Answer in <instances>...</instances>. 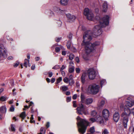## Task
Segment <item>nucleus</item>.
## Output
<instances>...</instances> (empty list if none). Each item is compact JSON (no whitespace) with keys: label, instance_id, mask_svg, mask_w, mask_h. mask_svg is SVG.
<instances>
[{"label":"nucleus","instance_id":"1","mask_svg":"<svg viewBox=\"0 0 134 134\" xmlns=\"http://www.w3.org/2000/svg\"><path fill=\"white\" fill-rule=\"evenodd\" d=\"M92 31L90 30L85 32L83 35V40L82 45L84 46L85 51L88 54L93 51L94 48L100 44L98 42H96L93 44L89 42L92 39Z\"/></svg>","mask_w":134,"mask_h":134},{"label":"nucleus","instance_id":"2","mask_svg":"<svg viewBox=\"0 0 134 134\" xmlns=\"http://www.w3.org/2000/svg\"><path fill=\"white\" fill-rule=\"evenodd\" d=\"M95 18L97 20L99 21L100 25L95 26L93 28L92 34L96 36H98L102 33L101 28L105 27L109 24V17L108 15H106L102 19H100L99 16H97Z\"/></svg>","mask_w":134,"mask_h":134},{"label":"nucleus","instance_id":"3","mask_svg":"<svg viewBox=\"0 0 134 134\" xmlns=\"http://www.w3.org/2000/svg\"><path fill=\"white\" fill-rule=\"evenodd\" d=\"M77 119L78 131L80 134H84L86 132L88 122L85 120L81 119L79 116H77Z\"/></svg>","mask_w":134,"mask_h":134},{"label":"nucleus","instance_id":"4","mask_svg":"<svg viewBox=\"0 0 134 134\" xmlns=\"http://www.w3.org/2000/svg\"><path fill=\"white\" fill-rule=\"evenodd\" d=\"M131 113V111L129 108H125L124 109V112L121 114V117L123 119V124L125 128H127V122L129 121V117Z\"/></svg>","mask_w":134,"mask_h":134},{"label":"nucleus","instance_id":"5","mask_svg":"<svg viewBox=\"0 0 134 134\" xmlns=\"http://www.w3.org/2000/svg\"><path fill=\"white\" fill-rule=\"evenodd\" d=\"M99 86L96 84L90 85L87 90L88 93L93 94H96L99 91Z\"/></svg>","mask_w":134,"mask_h":134},{"label":"nucleus","instance_id":"6","mask_svg":"<svg viewBox=\"0 0 134 134\" xmlns=\"http://www.w3.org/2000/svg\"><path fill=\"white\" fill-rule=\"evenodd\" d=\"M83 13L88 19L90 20H94V14L91 12L90 11L88 8H85L84 10Z\"/></svg>","mask_w":134,"mask_h":134},{"label":"nucleus","instance_id":"7","mask_svg":"<svg viewBox=\"0 0 134 134\" xmlns=\"http://www.w3.org/2000/svg\"><path fill=\"white\" fill-rule=\"evenodd\" d=\"M77 113L80 114H84L85 115H87L89 114L88 111L86 110L85 107L82 104H81L77 108Z\"/></svg>","mask_w":134,"mask_h":134},{"label":"nucleus","instance_id":"8","mask_svg":"<svg viewBox=\"0 0 134 134\" xmlns=\"http://www.w3.org/2000/svg\"><path fill=\"white\" fill-rule=\"evenodd\" d=\"M87 74L88 78L90 79H94L96 76V72L93 68L89 69L87 71Z\"/></svg>","mask_w":134,"mask_h":134},{"label":"nucleus","instance_id":"9","mask_svg":"<svg viewBox=\"0 0 134 134\" xmlns=\"http://www.w3.org/2000/svg\"><path fill=\"white\" fill-rule=\"evenodd\" d=\"M7 52L6 49L3 45L1 44V57L5 58L7 57Z\"/></svg>","mask_w":134,"mask_h":134},{"label":"nucleus","instance_id":"10","mask_svg":"<svg viewBox=\"0 0 134 134\" xmlns=\"http://www.w3.org/2000/svg\"><path fill=\"white\" fill-rule=\"evenodd\" d=\"M125 104L127 107H131L134 105V100L129 98L125 102Z\"/></svg>","mask_w":134,"mask_h":134},{"label":"nucleus","instance_id":"11","mask_svg":"<svg viewBox=\"0 0 134 134\" xmlns=\"http://www.w3.org/2000/svg\"><path fill=\"white\" fill-rule=\"evenodd\" d=\"M102 115L105 120H107L109 116V112L107 109H105L102 111Z\"/></svg>","mask_w":134,"mask_h":134},{"label":"nucleus","instance_id":"12","mask_svg":"<svg viewBox=\"0 0 134 134\" xmlns=\"http://www.w3.org/2000/svg\"><path fill=\"white\" fill-rule=\"evenodd\" d=\"M66 16L68 18V21L69 22H73L76 19L75 16L70 14H66Z\"/></svg>","mask_w":134,"mask_h":134},{"label":"nucleus","instance_id":"13","mask_svg":"<svg viewBox=\"0 0 134 134\" xmlns=\"http://www.w3.org/2000/svg\"><path fill=\"white\" fill-rule=\"evenodd\" d=\"M53 10L55 12L60 14H63L64 13V10L61 9L59 7L55 6L53 8Z\"/></svg>","mask_w":134,"mask_h":134},{"label":"nucleus","instance_id":"14","mask_svg":"<svg viewBox=\"0 0 134 134\" xmlns=\"http://www.w3.org/2000/svg\"><path fill=\"white\" fill-rule=\"evenodd\" d=\"M120 115L118 112L115 113L113 115V119L114 121L117 122L120 118Z\"/></svg>","mask_w":134,"mask_h":134},{"label":"nucleus","instance_id":"15","mask_svg":"<svg viewBox=\"0 0 134 134\" xmlns=\"http://www.w3.org/2000/svg\"><path fill=\"white\" fill-rule=\"evenodd\" d=\"M61 49L62 50H64L65 49L61 45H59L58 47H56L55 48V51L57 53L59 52Z\"/></svg>","mask_w":134,"mask_h":134},{"label":"nucleus","instance_id":"16","mask_svg":"<svg viewBox=\"0 0 134 134\" xmlns=\"http://www.w3.org/2000/svg\"><path fill=\"white\" fill-rule=\"evenodd\" d=\"M93 102V99L91 98H86V101L85 102V104L89 105L92 103Z\"/></svg>","mask_w":134,"mask_h":134},{"label":"nucleus","instance_id":"17","mask_svg":"<svg viewBox=\"0 0 134 134\" xmlns=\"http://www.w3.org/2000/svg\"><path fill=\"white\" fill-rule=\"evenodd\" d=\"M94 50H93V51L91 52L90 53H89V54L87 53L86 52H85L86 53V54H85L83 55V58L85 60H88L89 59V56L88 55V54H90L92 52H94L95 51L94 48ZM85 52H86V51H85Z\"/></svg>","mask_w":134,"mask_h":134},{"label":"nucleus","instance_id":"18","mask_svg":"<svg viewBox=\"0 0 134 134\" xmlns=\"http://www.w3.org/2000/svg\"><path fill=\"white\" fill-rule=\"evenodd\" d=\"M96 121L98 122H99L100 124L103 122V120L102 117L100 115H97V116Z\"/></svg>","mask_w":134,"mask_h":134},{"label":"nucleus","instance_id":"19","mask_svg":"<svg viewBox=\"0 0 134 134\" xmlns=\"http://www.w3.org/2000/svg\"><path fill=\"white\" fill-rule=\"evenodd\" d=\"M86 75L85 73H83L81 77V81L83 84H84L85 82V78Z\"/></svg>","mask_w":134,"mask_h":134},{"label":"nucleus","instance_id":"20","mask_svg":"<svg viewBox=\"0 0 134 134\" xmlns=\"http://www.w3.org/2000/svg\"><path fill=\"white\" fill-rule=\"evenodd\" d=\"M103 10L104 12H105L107 11L108 9V5L106 2H104L103 6Z\"/></svg>","mask_w":134,"mask_h":134},{"label":"nucleus","instance_id":"21","mask_svg":"<svg viewBox=\"0 0 134 134\" xmlns=\"http://www.w3.org/2000/svg\"><path fill=\"white\" fill-rule=\"evenodd\" d=\"M60 89L63 92H65L69 89L68 87L66 86L63 85L60 87Z\"/></svg>","mask_w":134,"mask_h":134},{"label":"nucleus","instance_id":"22","mask_svg":"<svg viewBox=\"0 0 134 134\" xmlns=\"http://www.w3.org/2000/svg\"><path fill=\"white\" fill-rule=\"evenodd\" d=\"M105 101L103 100L99 102L98 103V106L99 108L102 107L105 104Z\"/></svg>","mask_w":134,"mask_h":134},{"label":"nucleus","instance_id":"23","mask_svg":"<svg viewBox=\"0 0 134 134\" xmlns=\"http://www.w3.org/2000/svg\"><path fill=\"white\" fill-rule=\"evenodd\" d=\"M7 111V109L5 105L2 106L1 107V113L5 114Z\"/></svg>","mask_w":134,"mask_h":134},{"label":"nucleus","instance_id":"24","mask_svg":"<svg viewBox=\"0 0 134 134\" xmlns=\"http://www.w3.org/2000/svg\"><path fill=\"white\" fill-rule=\"evenodd\" d=\"M60 3L62 5H66L68 4V0H61L60 1Z\"/></svg>","mask_w":134,"mask_h":134},{"label":"nucleus","instance_id":"25","mask_svg":"<svg viewBox=\"0 0 134 134\" xmlns=\"http://www.w3.org/2000/svg\"><path fill=\"white\" fill-rule=\"evenodd\" d=\"M81 102L85 103L86 99L85 96L82 94H81Z\"/></svg>","mask_w":134,"mask_h":134},{"label":"nucleus","instance_id":"26","mask_svg":"<svg viewBox=\"0 0 134 134\" xmlns=\"http://www.w3.org/2000/svg\"><path fill=\"white\" fill-rule=\"evenodd\" d=\"M29 60H28L26 59H25L24 60V63L23 64L24 66L26 68H27V64H28V63H29Z\"/></svg>","mask_w":134,"mask_h":134},{"label":"nucleus","instance_id":"27","mask_svg":"<svg viewBox=\"0 0 134 134\" xmlns=\"http://www.w3.org/2000/svg\"><path fill=\"white\" fill-rule=\"evenodd\" d=\"M20 116L23 119H24L26 117L25 112L24 111L22 112L20 115Z\"/></svg>","mask_w":134,"mask_h":134},{"label":"nucleus","instance_id":"28","mask_svg":"<svg viewBox=\"0 0 134 134\" xmlns=\"http://www.w3.org/2000/svg\"><path fill=\"white\" fill-rule=\"evenodd\" d=\"M106 83V82L105 80L103 79L100 81V84L101 87H102L103 85H105Z\"/></svg>","mask_w":134,"mask_h":134},{"label":"nucleus","instance_id":"29","mask_svg":"<svg viewBox=\"0 0 134 134\" xmlns=\"http://www.w3.org/2000/svg\"><path fill=\"white\" fill-rule=\"evenodd\" d=\"M74 70V66H72L71 67H69V71L70 73H71L73 72Z\"/></svg>","mask_w":134,"mask_h":134},{"label":"nucleus","instance_id":"30","mask_svg":"<svg viewBox=\"0 0 134 134\" xmlns=\"http://www.w3.org/2000/svg\"><path fill=\"white\" fill-rule=\"evenodd\" d=\"M97 114V112L95 110H92L91 112V115L92 116H94Z\"/></svg>","mask_w":134,"mask_h":134},{"label":"nucleus","instance_id":"31","mask_svg":"<svg viewBox=\"0 0 134 134\" xmlns=\"http://www.w3.org/2000/svg\"><path fill=\"white\" fill-rule=\"evenodd\" d=\"M44 127H42L40 129V132L38 134H45V131H44Z\"/></svg>","mask_w":134,"mask_h":134},{"label":"nucleus","instance_id":"32","mask_svg":"<svg viewBox=\"0 0 134 134\" xmlns=\"http://www.w3.org/2000/svg\"><path fill=\"white\" fill-rule=\"evenodd\" d=\"M15 126L13 124L11 125V127L10 129V130L12 131H15Z\"/></svg>","mask_w":134,"mask_h":134},{"label":"nucleus","instance_id":"33","mask_svg":"<svg viewBox=\"0 0 134 134\" xmlns=\"http://www.w3.org/2000/svg\"><path fill=\"white\" fill-rule=\"evenodd\" d=\"M109 132L107 129H105L102 131V134H108Z\"/></svg>","mask_w":134,"mask_h":134},{"label":"nucleus","instance_id":"34","mask_svg":"<svg viewBox=\"0 0 134 134\" xmlns=\"http://www.w3.org/2000/svg\"><path fill=\"white\" fill-rule=\"evenodd\" d=\"M90 132L91 133H93L95 132V129L94 126H93L90 129Z\"/></svg>","mask_w":134,"mask_h":134},{"label":"nucleus","instance_id":"35","mask_svg":"<svg viewBox=\"0 0 134 134\" xmlns=\"http://www.w3.org/2000/svg\"><path fill=\"white\" fill-rule=\"evenodd\" d=\"M74 82H75L73 79H72L71 80H69V85L70 86L74 84Z\"/></svg>","mask_w":134,"mask_h":134},{"label":"nucleus","instance_id":"36","mask_svg":"<svg viewBox=\"0 0 134 134\" xmlns=\"http://www.w3.org/2000/svg\"><path fill=\"white\" fill-rule=\"evenodd\" d=\"M74 57V55L73 54H70L69 56V59L70 60H73Z\"/></svg>","mask_w":134,"mask_h":134},{"label":"nucleus","instance_id":"37","mask_svg":"<svg viewBox=\"0 0 134 134\" xmlns=\"http://www.w3.org/2000/svg\"><path fill=\"white\" fill-rule=\"evenodd\" d=\"M7 97L3 96L1 97V101H5L7 100Z\"/></svg>","mask_w":134,"mask_h":134},{"label":"nucleus","instance_id":"38","mask_svg":"<svg viewBox=\"0 0 134 134\" xmlns=\"http://www.w3.org/2000/svg\"><path fill=\"white\" fill-rule=\"evenodd\" d=\"M63 81L65 83H68L69 82V80L68 78L65 77L63 79Z\"/></svg>","mask_w":134,"mask_h":134},{"label":"nucleus","instance_id":"39","mask_svg":"<svg viewBox=\"0 0 134 134\" xmlns=\"http://www.w3.org/2000/svg\"><path fill=\"white\" fill-rule=\"evenodd\" d=\"M60 68V66L58 65H55L52 68V69H54L57 70L59 69Z\"/></svg>","mask_w":134,"mask_h":134},{"label":"nucleus","instance_id":"40","mask_svg":"<svg viewBox=\"0 0 134 134\" xmlns=\"http://www.w3.org/2000/svg\"><path fill=\"white\" fill-rule=\"evenodd\" d=\"M62 77H59L57 80V83L58 84L62 80Z\"/></svg>","mask_w":134,"mask_h":134},{"label":"nucleus","instance_id":"41","mask_svg":"<svg viewBox=\"0 0 134 134\" xmlns=\"http://www.w3.org/2000/svg\"><path fill=\"white\" fill-rule=\"evenodd\" d=\"M14 106L13 105H12L11 107L10 108V111L13 112L14 111Z\"/></svg>","mask_w":134,"mask_h":134},{"label":"nucleus","instance_id":"42","mask_svg":"<svg viewBox=\"0 0 134 134\" xmlns=\"http://www.w3.org/2000/svg\"><path fill=\"white\" fill-rule=\"evenodd\" d=\"M71 97H67L66 98V101L67 102H69L71 101Z\"/></svg>","mask_w":134,"mask_h":134},{"label":"nucleus","instance_id":"43","mask_svg":"<svg viewBox=\"0 0 134 134\" xmlns=\"http://www.w3.org/2000/svg\"><path fill=\"white\" fill-rule=\"evenodd\" d=\"M67 46L68 48V49H70V46H71V44L70 42H68L67 44Z\"/></svg>","mask_w":134,"mask_h":134},{"label":"nucleus","instance_id":"44","mask_svg":"<svg viewBox=\"0 0 134 134\" xmlns=\"http://www.w3.org/2000/svg\"><path fill=\"white\" fill-rule=\"evenodd\" d=\"M61 38V37H57L55 38V40L56 42H59L60 41Z\"/></svg>","mask_w":134,"mask_h":134},{"label":"nucleus","instance_id":"45","mask_svg":"<svg viewBox=\"0 0 134 134\" xmlns=\"http://www.w3.org/2000/svg\"><path fill=\"white\" fill-rule=\"evenodd\" d=\"M96 120L93 118H92L90 119V120L92 122H94L96 121Z\"/></svg>","mask_w":134,"mask_h":134},{"label":"nucleus","instance_id":"46","mask_svg":"<svg viewBox=\"0 0 134 134\" xmlns=\"http://www.w3.org/2000/svg\"><path fill=\"white\" fill-rule=\"evenodd\" d=\"M76 101H74L73 102V106L75 108L77 107V105L76 104Z\"/></svg>","mask_w":134,"mask_h":134},{"label":"nucleus","instance_id":"47","mask_svg":"<svg viewBox=\"0 0 134 134\" xmlns=\"http://www.w3.org/2000/svg\"><path fill=\"white\" fill-rule=\"evenodd\" d=\"M75 70L77 73H79L80 71V69L79 68H76L75 69Z\"/></svg>","mask_w":134,"mask_h":134},{"label":"nucleus","instance_id":"48","mask_svg":"<svg viewBox=\"0 0 134 134\" xmlns=\"http://www.w3.org/2000/svg\"><path fill=\"white\" fill-rule=\"evenodd\" d=\"M66 66H65L64 65H62L60 69V71H63V70L66 68Z\"/></svg>","mask_w":134,"mask_h":134},{"label":"nucleus","instance_id":"49","mask_svg":"<svg viewBox=\"0 0 134 134\" xmlns=\"http://www.w3.org/2000/svg\"><path fill=\"white\" fill-rule=\"evenodd\" d=\"M77 97V95L76 94H75L72 96V98L73 99H76Z\"/></svg>","mask_w":134,"mask_h":134},{"label":"nucleus","instance_id":"50","mask_svg":"<svg viewBox=\"0 0 134 134\" xmlns=\"http://www.w3.org/2000/svg\"><path fill=\"white\" fill-rule=\"evenodd\" d=\"M48 76L49 77H51L53 75V73L52 72H49L48 73Z\"/></svg>","mask_w":134,"mask_h":134},{"label":"nucleus","instance_id":"51","mask_svg":"<svg viewBox=\"0 0 134 134\" xmlns=\"http://www.w3.org/2000/svg\"><path fill=\"white\" fill-rule=\"evenodd\" d=\"M76 86L77 87H79L80 86V84L78 82H77V81L76 82Z\"/></svg>","mask_w":134,"mask_h":134},{"label":"nucleus","instance_id":"52","mask_svg":"<svg viewBox=\"0 0 134 134\" xmlns=\"http://www.w3.org/2000/svg\"><path fill=\"white\" fill-rule=\"evenodd\" d=\"M19 64V63L18 62H17L14 64V67H17Z\"/></svg>","mask_w":134,"mask_h":134},{"label":"nucleus","instance_id":"53","mask_svg":"<svg viewBox=\"0 0 134 134\" xmlns=\"http://www.w3.org/2000/svg\"><path fill=\"white\" fill-rule=\"evenodd\" d=\"M75 60L76 62L78 63L80 62V60L79 58L78 57H76L75 58Z\"/></svg>","mask_w":134,"mask_h":134},{"label":"nucleus","instance_id":"54","mask_svg":"<svg viewBox=\"0 0 134 134\" xmlns=\"http://www.w3.org/2000/svg\"><path fill=\"white\" fill-rule=\"evenodd\" d=\"M10 83L12 86H13L14 85V82L13 80H12L10 81Z\"/></svg>","mask_w":134,"mask_h":134},{"label":"nucleus","instance_id":"55","mask_svg":"<svg viewBox=\"0 0 134 134\" xmlns=\"http://www.w3.org/2000/svg\"><path fill=\"white\" fill-rule=\"evenodd\" d=\"M65 94L67 96L69 95L70 94V92L69 91H66L65 92Z\"/></svg>","mask_w":134,"mask_h":134},{"label":"nucleus","instance_id":"56","mask_svg":"<svg viewBox=\"0 0 134 134\" xmlns=\"http://www.w3.org/2000/svg\"><path fill=\"white\" fill-rule=\"evenodd\" d=\"M46 126L47 128H48L50 126V124L49 122H47L46 125Z\"/></svg>","mask_w":134,"mask_h":134},{"label":"nucleus","instance_id":"57","mask_svg":"<svg viewBox=\"0 0 134 134\" xmlns=\"http://www.w3.org/2000/svg\"><path fill=\"white\" fill-rule=\"evenodd\" d=\"M55 80V79L54 78H52L51 80V82L53 83L54 82Z\"/></svg>","mask_w":134,"mask_h":134},{"label":"nucleus","instance_id":"58","mask_svg":"<svg viewBox=\"0 0 134 134\" xmlns=\"http://www.w3.org/2000/svg\"><path fill=\"white\" fill-rule=\"evenodd\" d=\"M62 54L63 55H65L66 54V52L65 51H63L62 52Z\"/></svg>","mask_w":134,"mask_h":134},{"label":"nucleus","instance_id":"59","mask_svg":"<svg viewBox=\"0 0 134 134\" xmlns=\"http://www.w3.org/2000/svg\"><path fill=\"white\" fill-rule=\"evenodd\" d=\"M73 75L71 74L70 75L69 77V80H71L72 79H72Z\"/></svg>","mask_w":134,"mask_h":134},{"label":"nucleus","instance_id":"60","mask_svg":"<svg viewBox=\"0 0 134 134\" xmlns=\"http://www.w3.org/2000/svg\"><path fill=\"white\" fill-rule=\"evenodd\" d=\"M61 71L62 72V75L63 76H64L65 75V72L64 71Z\"/></svg>","mask_w":134,"mask_h":134},{"label":"nucleus","instance_id":"61","mask_svg":"<svg viewBox=\"0 0 134 134\" xmlns=\"http://www.w3.org/2000/svg\"><path fill=\"white\" fill-rule=\"evenodd\" d=\"M35 68V65H32L31 68V69L34 70Z\"/></svg>","mask_w":134,"mask_h":134},{"label":"nucleus","instance_id":"62","mask_svg":"<svg viewBox=\"0 0 134 134\" xmlns=\"http://www.w3.org/2000/svg\"><path fill=\"white\" fill-rule=\"evenodd\" d=\"M40 59V58L39 57H37L35 58V60L36 61H37Z\"/></svg>","mask_w":134,"mask_h":134},{"label":"nucleus","instance_id":"63","mask_svg":"<svg viewBox=\"0 0 134 134\" xmlns=\"http://www.w3.org/2000/svg\"><path fill=\"white\" fill-rule=\"evenodd\" d=\"M15 88H14L13 90V94L14 95L16 94V93L15 92H14V91H15Z\"/></svg>","mask_w":134,"mask_h":134},{"label":"nucleus","instance_id":"64","mask_svg":"<svg viewBox=\"0 0 134 134\" xmlns=\"http://www.w3.org/2000/svg\"><path fill=\"white\" fill-rule=\"evenodd\" d=\"M8 60H11L13 59V57L12 56L9 57H8Z\"/></svg>","mask_w":134,"mask_h":134}]
</instances>
